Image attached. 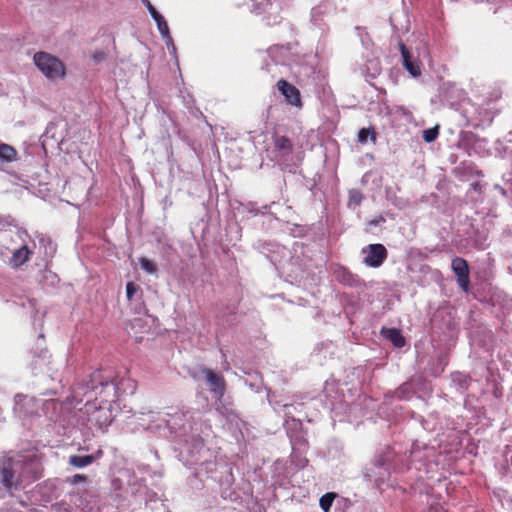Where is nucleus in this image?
Listing matches in <instances>:
<instances>
[{"label":"nucleus","instance_id":"nucleus-26","mask_svg":"<svg viewBox=\"0 0 512 512\" xmlns=\"http://www.w3.org/2000/svg\"><path fill=\"white\" fill-rule=\"evenodd\" d=\"M429 512H432V509Z\"/></svg>","mask_w":512,"mask_h":512},{"label":"nucleus","instance_id":"nucleus-20","mask_svg":"<svg viewBox=\"0 0 512 512\" xmlns=\"http://www.w3.org/2000/svg\"><path fill=\"white\" fill-rule=\"evenodd\" d=\"M155 22L157 23V27H158V30L161 33V35L164 37L168 36L169 35V27H168V24L166 23V21L164 20L163 16L160 15V18H157V20H155Z\"/></svg>","mask_w":512,"mask_h":512},{"label":"nucleus","instance_id":"nucleus-15","mask_svg":"<svg viewBox=\"0 0 512 512\" xmlns=\"http://www.w3.org/2000/svg\"><path fill=\"white\" fill-rule=\"evenodd\" d=\"M337 497V494L334 492H328L324 494L319 501L320 507L324 512H329L331 509V506L333 504V501Z\"/></svg>","mask_w":512,"mask_h":512},{"label":"nucleus","instance_id":"nucleus-21","mask_svg":"<svg viewBox=\"0 0 512 512\" xmlns=\"http://www.w3.org/2000/svg\"><path fill=\"white\" fill-rule=\"evenodd\" d=\"M142 3L146 6L151 17L154 20H157V18H160L161 14L156 10V8L152 5V3L149 0H142Z\"/></svg>","mask_w":512,"mask_h":512},{"label":"nucleus","instance_id":"nucleus-11","mask_svg":"<svg viewBox=\"0 0 512 512\" xmlns=\"http://www.w3.org/2000/svg\"><path fill=\"white\" fill-rule=\"evenodd\" d=\"M335 278L339 283L347 286H352L356 282L355 275L343 266H340L335 270Z\"/></svg>","mask_w":512,"mask_h":512},{"label":"nucleus","instance_id":"nucleus-25","mask_svg":"<svg viewBox=\"0 0 512 512\" xmlns=\"http://www.w3.org/2000/svg\"><path fill=\"white\" fill-rule=\"evenodd\" d=\"M96 380H101V374L99 372H95L93 375H92V382L96 381Z\"/></svg>","mask_w":512,"mask_h":512},{"label":"nucleus","instance_id":"nucleus-17","mask_svg":"<svg viewBox=\"0 0 512 512\" xmlns=\"http://www.w3.org/2000/svg\"><path fill=\"white\" fill-rule=\"evenodd\" d=\"M439 135L438 127L429 128L423 131V139L427 143L433 142Z\"/></svg>","mask_w":512,"mask_h":512},{"label":"nucleus","instance_id":"nucleus-13","mask_svg":"<svg viewBox=\"0 0 512 512\" xmlns=\"http://www.w3.org/2000/svg\"><path fill=\"white\" fill-rule=\"evenodd\" d=\"M17 150L6 143L0 142V161L11 163L17 160Z\"/></svg>","mask_w":512,"mask_h":512},{"label":"nucleus","instance_id":"nucleus-2","mask_svg":"<svg viewBox=\"0 0 512 512\" xmlns=\"http://www.w3.org/2000/svg\"><path fill=\"white\" fill-rule=\"evenodd\" d=\"M96 390V400L99 398V408H96V404L87 403L85 405L86 411L89 413L91 408H95L96 412L101 413L105 407L103 405H110L118 399V388L117 384L113 380L100 381L99 386H94Z\"/></svg>","mask_w":512,"mask_h":512},{"label":"nucleus","instance_id":"nucleus-9","mask_svg":"<svg viewBox=\"0 0 512 512\" xmlns=\"http://www.w3.org/2000/svg\"><path fill=\"white\" fill-rule=\"evenodd\" d=\"M401 55L403 58V65L405 69L414 77H417L421 74L420 66L417 62L412 61L411 55L409 53V50L405 46L403 42L399 43Z\"/></svg>","mask_w":512,"mask_h":512},{"label":"nucleus","instance_id":"nucleus-12","mask_svg":"<svg viewBox=\"0 0 512 512\" xmlns=\"http://www.w3.org/2000/svg\"><path fill=\"white\" fill-rule=\"evenodd\" d=\"M382 334L385 338L391 341L395 347L401 348L405 345V338L403 337L399 329H383Z\"/></svg>","mask_w":512,"mask_h":512},{"label":"nucleus","instance_id":"nucleus-8","mask_svg":"<svg viewBox=\"0 0 512 512\" xmlns=\"http://www.w3.org/2000/svg\"><path fill=\"white\" fill-rule=\"evenodd\" d=\"M275 151L280 157H287L293 152V143L289 137L284 135H273L272 137Z\"/></svg>","mask_w":512,"mask_h":512},{"label":"nucleus","instance_id":"nucleus-6","mask_svg":"<svg viewBox=\"0 0 512 512\" xmlns=\"http://www.w3.org/2000/svg\"><path fill=\"white\" fill-rule=\"evenodd\" d=\"M201 373L205 376L210 391L217 394L219 397H222L225 392L224 377L209 368L201 369Z\"/></svg>","mask_w":512,"mask_h":512},{"label":"nucleus","instance_id":"nucleus-4","mask_svg":"<svg viewBox=\"0 0 512 512\" xmlns=\"http://www.w3.org/2000/svg\"><path fill=\"white\" fill-rule=\"evenodd\" d=\"M451 268L457 277L459 287L464 292H468L470 285L468 262L464 258L455 257L452 259Z\"/></svg>","mask_w":512,"mask_h":512},{"label":"nucleus","instance_id":"nucleus-23","mask_svg":"<svg viewBox=\"0 0 512 512\" xmlns=\"http://www.w3.org/2000/svg\"><path fill=\"white\" fill-rule=\"evenodd\" d=\"M87 480L86 475L83 474H75L70 479L69 482L73 485H76L78 483L85 482Z\"/></svg>","mask_w":512,"mask_h":512},{"label":"nucleus","instance_id":"nucleus-18","mask_svg":"<svg viewBox=\"0 0 512 512\" xmlns=\"http://www.w3.org/2000/svg\"><path fill=\"white\" fill-rule=\"evenodd\" d=\"M139 262H140L141 268L143 270H145L146 272L151 273V274L156 272L157 267L151 260H149L145 257H142L139 259Z\"/></svg>","mask_w":512,"mask_h":512},{"label":"nucleus","instance_id":"nucleus-19","mask_svg":"<svg viewBox=\"0 0 512 512\" xmlns=\"http://www.w3.org/2000/svg\"><path fill=\"white\" fill-rule=\"evenodd\" d=\"M369 135H371L372 136V140L375 141L376 136H375L374 130L373 129H369V128H362L359 131V133H358V140L361 143H365L367 141V138H368Z\"/></svg>","mask_w":512,"mask_h":512},{"label":"nucleus","instance_id":"nucleus-1","mask_svg":"<svg viewBox=\"0 0 512 512\" xmlns=\"http://www.w3.org/2000/svg\"><path fill=\"white\" fill-rule=\"evenodd\" d=\"M36 67L50 80L63 79L66 75L64 63L47 52H37L33 57Z\"/></svg>","mask_w":512,"mask_h":512},{"label":"nucleus","instance_id":"nucleus-24","mask_svg":"<svg viewBox=\"0 0 512 512\" xmlns=\"http://www.w3.org/2000/svg\"><path fill=\"white\" fill-rule=\"evenodd\" d=\"M93 419L100 425H106L108 422V417L106 416L104 419H102L101 416L93 415Z\"/></svg>","mask_w":512,"mask_h":512},{"label":"nucleus","instance_id":"nucleus-5","mask_svg":"<svg viewBox=\"0 0 512 512\" xmlns=\"http://www.w3.org/2000/svg\"><path fill=\"white\" fill-rule=\"evenodd\" d=\"M277 88L281 92V94L285 97L286 101L296 107L302 106L301 94L297 87L290 84L288 81L284 79H280L277 82Z\"/></svg>","mask_w":512,"mask_h":512},{"label":"nucleus","instance_id":"nucleus-7","mask_svg":"<svg viewBox=\"0 0 512 512\" xmlns=\"http://www.w3.org/2000/svg\"><path fill=\"white\" fill-rule=\"evenodd\" d=\"M1 483L6 490L10 491L12 488H18L19 480L14 481L15 473L12 469V460L9 459L0 467Z\"/></svg>","mask_w":512,"mask_h":512},{"label":"nucleus","instance_id":"nucleus-16","mask_svg":"<svg viewBox=\"0 0 512 512\" xmlns=\"http://www.w3.org/2000/svg\"><path fill=\"white\" fill-rule=\"evenodd\" d=\"M362 200H363V195L360 191L355 190V189L349 191V199H348L349 206H351V205L358 206V205H360Z\"/></svg>","mask_w":512,"mask_h":512},{"label":"nucleus","instance_id":"nucleus-3","mask_svg":"<svg viewBox=\"0 0 512 512\" xmlns=\"http://www.w3.org/2000/svg\"><path fill=\"white\" fill-rule=\"evenodd\" d=\"M363 252H367L364 257V264L369 267L378 268L387 259L388 252L383 244H369Z\"/></svg>","mask_w":512,"mask_h":512},{"label":"nucleus","instance_id":"nucleus-22","mask_svg":"<svg viewBox=\"0 0 512 512\" xmlns=\"http://www.w3.org/2000/svg\"><path fill=\"white\" fill-rule=\"evenodd\" d=\"M138 286L134 282H128L126 285V294L127 298L131 300L134 296V294L137 292Z\"/></svg>","mask_w":512,"mask_h":512},{"label":"nucleus","instance_id":"nucleus-10","mask_svg":"<svg viewBox=\"0 0 512 512\" xmlns=\"http://www.w3.org/2000/svg\"><path fill=\"white\" fill-rule=\"evenodd\" d=\"M30 250L26 245H23L14 250L10 263L14 267H19L29 260Z\"/></svg>","mask_w":512,"mask_h":512},{"label":"nucleus","instance_id":"nucleus-14","mask_svg":"<svg viewBox=\"0 0 512 512\" xmlns=\"http://www.w3.org/2000/svg\"><path fill=\"white\" fill-rule=\"evenodd\" d=\"M94 461L95 457L93 455H71L69 457V464L77 468L86 467L92 464Z\"/></svg>","mask_w":512,"mask_h":512}]
</instances>
